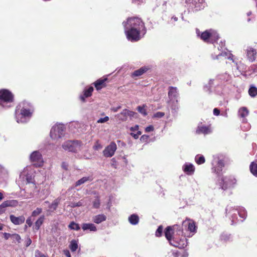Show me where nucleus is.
I'll list each match as a JSON object with an SVG mask.
<instances>
[{"mask_svg": "<svg viewBox=\"0 0 257 257\" xmlns=\"http://www.w3.org/2000/svg\"><path fill=\"white\" fill-rule=\"evenodd\" d=\"M212 171L216 176L217 181L220 187L223 190L232 188L236 184V180L232 176H223L222 173V169L224 167V162L222 158L215 157L212 162Z\"/></svg>", "mask_w": 257, "mask_h": 257, "instance_id": "obj_1", "label": "nucleus"}, {"mask_svg": "<svg viewBox=\"0 0 257 257\" xmlns=\"http://www.w3.org/2000/svg\"><path fill=\"white\" fill-rule=\"evenodd\" d=\"M210 43H212L213 47V53L212 54L213 58L219 59L221 57H224L225 58L231 59L230 54L225 51L226 48H224L225 43L222 41L218 43L219 40L218 35L216 31L213 30H210Z\"/></svg>", "mask_w": 257, "mask_h": 257, "instance_id": "obj_2", "label": "nucleus"}, {"mask_svg": "<svg viewBox=\"0 0 257 257\" xmlns=\"http://www.w3.org/2000/svg\"><path fill=\"white\" fill-rule=\"evenodd\" d=\"M34 108L31 103L23 101L16 108L15 115L18 123H25L32 116Z\"/></svg>", "mask_w": 257, "mask_h": 257, "instance_id": "obj_3", "label": "nucleus"}, {"mask_svg": "<svg viewBox=\"0 0 257 257\" xmlns=\"http://www.w3.org/2000/svg\"><path fill=\"white\" fill-rule=\"evenodd\" d=\"M226 215L228 216L229 219H231L232 224L236 223L237 219V215L242 219L241 220L242 222L247 216V211L243 207H233L230 205H227L225 209Z\"/></svg>", "mask_w": 257, "mask_h": 257, "instance_id": "obj_4", "label": "nucleus"}, {"mask_svg": "<svg viewBox=\"0 0 257 257\" xmlns=\"http://www.w3.org/2000/svg\"><path fill=\"white\" fill-rule=\"evenodd\" d=\"M124 29L132 28L140 29L143 31L144 33H146L147 29L145 25V23L142 19L138 17H131L128 18L126 22L122 23Z\"/></svg>", "mask_w": 257, "mask_h": 257, "instance_id": "obj_5", "label": "nucleus"}, {"mask_svg": "<svg viewBox=\"0 0 257 257\" xmlns=\"http://www.w3.org/2000/svg\"><path fill=\"white\" fill-rule=\"evenodd\" d=\"M14 95L8 89L0 90V105L3 107H11V103L14 102Z\"/></svg>", "mask_w": 257, "mask_h": 257, "instance_id": "obj_6", "label": "nucleus"}, {"mask_svg": "<svg viewBox=\"0 0 257 257\" xmlns=\"http://www.w3.org/2000/svg\"><path fill=\"white\" fill-rule=\"evenodd\" d=\"M125 29V34L128 40L131 42L139 41L145 34L140 29L128 28Z\"/></svg>", "mask_w": 257, "mask_h": 257, "instance_id": "obj_7", "label": "nucleus"}, {"mask_svg": "<svg viewBox=\"0 0 257 257\" xmlns=\"http://www.w3.org/2000/svg\"><path fill=\"white\" fill-rule=\"evenodd\" d=\"M81 142L79 141H68L62 145V148L66 151L76 152L81 146Z\"/></svg>", "mask_w": 257, "mask_h": 257, "instance_id": "obj_8", "label": "nucleus"}, {"mask_svg": "<svg viewBox=\"0 0 257 257\" xmlns=\"http://www.w3.org/2000/svg\"><path fill=\"white\" fill-rule=\"evenodd\" d=\"M65 127L62 125L53 126L50 131V136L53 139L60 138L63 136Z\"/></svg>", "mask_w": 257, "mask_h": 257, "instance_id": "obj_9", "label": "nucleus"}, {"mask_svg": "<svg viewBox=\"0 0 257 257\" xmlns=\"http://www.w3.org/2000/svg\"><path fill=\"white\" fill-rule=\"evenodd\" d=\"M187 239L185 236L179 238L177 235L173 237L171 245L179 248H183L187 245Z\"/></svg>", "mask_w": 257, "mask_h": 257, "instance_id": "obj_10", "label": "nucleus"}, {"mask_svg": "<svg viewBox=\"0 0 257 257\" xmlns=\"http://www.w3.org/2000/svg\"><path fill=\"white\" fill-rule=\"evenodd\" d=\"M30 160L36 167L42 166L43 164L42 156L39 151L33 152L30 156Z\"/></svg>", "mask_w": 257, "mask_h": 257, "instance_id": "obj_11", "label": "nucleus"}, {"mask_svg": "<svg viewBox=\"0 0 257 257\" xmlns=\"http://www.w3.org/2000/svg\"><path fill=\"white\" fill-rule=\"evenodd\" d=\"M117 146L114 142H112L103 151V155L106 158L111 157L116 151Z\"/></svg>", "mask_w": 257, "mask_h": 257, "instance_id": "obj_12", "label": "nucleus"}, {"mask_svg": "<svg viewBox=\"0 0 257 257\" xmlns=\"http://www.w3.org/2000/svg\"><path fill=\"white\" fill-rule=\"evenodd\" d=\"M180 226L178 225H175L173 226H167L165 230V235L167 239L169 241L170 244L172 242L173 234L175 229H179Z\"/></svg>", "mask_w": 257, "mask_h": 257, "instance_id": "obj_13", "label": "nucleus"}, {"mask_svg": "<svg viewBox=\"0 0 257 257\" xmlns=\"http://www.w3.org/2000/svg\"><path fill=\"white\" fill-rule=\"evenodd\" d=\"M182 225L185 228H187V230L189 231L190 232L195 233L196 232L197 226L195 222L191 219H187L183 221Z\"/></svg>", "mask_w": 257, "mask_h": 257, "instance_id": "obj_14", "label": "nucleus"}, {"mask_svg": "<svg viewBox=\"0 0 257 257\" xmlns=\"http://www.w3.org/2000/svg\"><path fill=\"white\" fill-rule=\"evenodd\" d=\"M168 97L170 99V101H175L176 103H178L177 98L179 96V93L177 87L170 86L168 88Z\"/></svg>", "mask_w": 257, "mask_h": 257, "instance_id": "obj_15", "label": "nucleus"}, {"mask_svg": "<svg viewBox=\"0 0 257 257\" xmlns=\"http://www.w3.org/2000/svg\"><path fill=\"white\" fill-rule=\"evenodd\" d=\"M108 82L107 77H103L97 79L93 83L95 88L97 90H99L106 86V83Z\"/></svg>", "mask_w": 257, "mask_h": 257, "instance_id": "obj_16", "label": "nucleus"}, {"mask_svg": "<svg viewBox=\"0 0 257 257\" xmlns=\"http://www.w3.org/2000/svg\"><path fill=\"white\" fill-rule=\"evenodd\" d=\"M10 219L11 221L15 225H20L24 223L25 217L23 215L16 217L14 215H10Z\"/></svg>", "mask_w": 257, "mask_h": 257, "instance_id": "obj_17", "label": "nucleus"}, {"mask_svg": "<svg viewBox=\"0 0 257 257\" xmlns=\"http://www.w3.org/2000/svg\"><path fill=\"white\" fill-rule=\"evenodd\" d=\"M149 69H150V68L149 67H147V66L142 67L140 69L134 71L132 73L131 76L132 78H136V77H139V76L143 75L146 72H147Z\"/></svg>", "mask_w": 257, "mask_h": 257, "instance_id": "obj_18", "label": "nucleus"}, {"mask_svg": "<svg viewBox=\"0 0 257 257\" xmlns=\"http://www.w3.org/2000/svg\"><path fill=\"white\" fill-rule=\"evenodd\" d=\"M256 55V50L252 47H248L246 49V56L248 60L253 62L255 60Z\"/></svg>", "mask_w": 257, "mask_h": 257, "instance_id": "obj_19", "label": "nucleus"}, {"mask_svg": "<svg viewBox=\"0 0 257 257\" xmlns=\"http://www.w3.org/2000/svg\"><path fill=\"white\" fill-rule=\"evenodd\" d=\"M15 200H7L0 205V214H2L6 211L7 207L13 206L15 203Z\"/></svg>", "mask_w": 257, "mask_h": 257, "instance_id": "obj_20", "label": "nucleus"}, {"mask_svg": "<svg viewBox=\"0 0 257 257\" xmlns=\"http://www.w3.org/2000/svg\"><path fill=\"white\" fill-rule=\"evenodd\" d=\"M60 201L61 198L60 197H58L55 199L51 204H50L48 201H46L45 202V203L49 204L48 211L50 212H53L54 211L56 210V209L57 208L60 202Z\"/></svg>", "mask_w": 257, "mask_h": 257, "instance_id": "obj_21", "label": "nucleus"}, {"mask_svg": "<svg viewBox=\"0 0 257 257\" xmlns=\"http://www.w3.org/2000/svg\"><path fill=\"white\" fill-rule=\"evenodd\" d=\"M185 2L190 7H194L200 9V5L203 3V0H185Z\"/></svg>", "mask_w": 257, "mask_h": 257, "instance_id": "obj_22", "label": "nucleus"}, {"mask_svg": "<svg viewBox=\"0 0 257 257\" xmlns=\"http://www.w3.org/2000/svg\"><path fill=\"white\" fill-rule=\"evenodd\" d=\"M93 87L90 86L88 89L84 90L83 95L80 96V99L82 102H85V98L90 97L92 95V92L93 91Z\"/></svg>", "mask_w": 257, "mask_h": 257, "instance_id": "obj_23", "label": "nucleus"}, {"mask_svg": "<svg viewBox=\"0 0 257 257\" xmlns=\"http://www.w3.org/2000/svg\"><path fill=\"white\" fill-rule=\"evenodd\" d=\"M183 171L187 175H192L195 171V168L191 164H186L183 166Z\"/></svg>", "mask_w": 257, "mask_h": 257, "instance_id": "obj_24", "label": "nucleus"}, {"mask_svg": "<svg viewBox=\"0 0 257 257\" xmlns=\"http://www.w3.org/2000/svg\"><path fill=\"white\" fill-rule=\"evenodd\" d=\"M196 33L197 36H199L201 40L206 42L209 41V31L208 30H206L201 33L199 30L197 29Z\"/></svg>", "mask_w": 257, "mask_h": 257, "instance_id": "obj_25", "label": "nucleus"}, {"mask_svg": "<svg viewBox=\"0 0 257 257\" xmlns=\"http://www.w3.org/2000/svg\"><path fill=\"white\" fill-rule=\"evenodd\" d=\"M106 219V216L102 214H98L97 215H95L93 217L92 220L93 221L96 223V224H99L104 221H105Z\"/></svg>", "mask_w": 257, "mask_h": 257, "instance_id": "obj_26", "label": "nucleus"}, {"mask_svg": "<svg viewBox=\"0 0 257 257\" xmlns=\"http://www.w3.org/2000/svg\"><path fill=\"white\" fill-rule=\"evenodd\" d=\"M82 229L85 231L89 230L90 231H96V226L93 223H83L82 224Z\"/></svg>", "mask_w": 257, "mask_h": 257, "instance_id": "obj_27", "label": "nucleus"}, {"mask_svg": "<svg viewBox=\"0 0 257 257\" xmlns=\"http://www.w3.org/2000/svg\"><path fill=\"white\" fill-rule=\"evenodd\" d=\"M45 217L44 215L40 216L39 219L35 222L34 226V229L35 230H38L40 226L42 225L44 222Z\"/></svg>", "mask_w": 257, "mask_h": 257, "instance_id": "obj_28", "label": "nucleus"}, {"mask_svg": "<svg viewBox=\"0 0 257 257\" xmlns=\"http://www.w3.org/2000/svg\"><path fill=\"white\" fill-rule=\"evenodd\" d=\"M127 109H123L120 113L117 114V117L119 120L125 121L127 118Z\"/></svg>", "mask_w": 257, "mask_h": 257, "instance_id": "obj_29", "label": "nucleus"}, {"mask_svg": "<svg viewBox=\"0 0 257 257\" xmlns=\"http://www.w3.org/2000/svg\"><path fill=\"white\" fill-rule=\"evenodd\" d=\"M129 222L133 225H136L139 222V218L136 214H132L128 218Z\"/></svg>", "mask_w": 257, "mask_h": 257, "instance_id": "obj_30", "label": "nucleus"}, {"mask_svg": "<svg viewBox=\"0 0 257 257\" xmlns=\"http://www.w3.org/2000/svg\"><path fill=\"white\" fill-rule=\"evenodd\" d=\"M248 114V111L247 109L243 107L240 108L238 110V115L242 118L246 117Z\"/></svg>", "mask_w": 257, "mask_h": 257, "instance_id": "obj_31", "label": "nucleus"}, {"mask_svg": "<svg viewBox=\"0 0 257 257\" xmlns=\"http://www.w3.org/2000/svg\"><path fill=\"white\" fill-rule=\"evenodd\" d=\"M231 238V235L227 233H223L221 234L220 239L223 242L229 241Z\"/></svg>", "mask_w": 257, "mask_h": 257, "instance_id": "obj_32", "label": "nucleus"}, {"mask_svg": "<svg viewBox=\"0 0 257 257\" xmlns=\"http://www.w3.org/2000/svg\"><path fill=\"white\" fill-rule=\"evenodd\" d=\"M248 94L252 97H254L256 96L257 88L253 85H251L248 89Z\"/></svg>", "mask_w": 257, "mask_h": 257, "instance_id": "obj_33", "label": "nucleus"}, {"mask_svg": "<svg viewBox=\"0 0 257 257\" xmlns=\"http://www.w3.org/2000/svg\"><path fill=\"white\" fill-rule=\"evenodd\" d=\"M93 208L98 209L100 206V197L97 195L95 197L94 200L92 201Z\"/></svg>", "mask_w": 257, "mask_h": 257, "instance_id": "obj_34", "label": "nucleus"}, {"mask_svg": "<svg viewBox=\"0 0 257 257\" xmlns=\"http://www.w3.org/2000/svg\"><path fill=\"white\" fill-rule=\"evenodd\" d=\"M78 246L77 241L73 239L70 242V243L69 245V248H70V250H71V251H72V252L75 251L77 250V249L78 248Z\"/></svg>", "mask_w": 257, "mask_h": 257, "instance_id": "obj_35", "label": "nucleus"}, {"mask_svg": "<svg viewBox=\"0 0 257 257\" xmlns=\"http://www.w3.org/2000/svg\"><path fill=\"white\" fill-rule=\"evenodd\" d=\"M196 163L198 165L203 164L205 162V158L203 156L197 155L195 158Z\"/></svg>", "mask_w": 257, "mask_h": 257, "instance_id": "obj_36", "label": "nucleus"}, {"mask_svg": "<svg viewBox=\"0 0 257 257\" xmlns=\"http://www.w3.org/2000/svg\"><path fill=\"white\" fill-rule=\"evenodd\" d=\"M91 180H92V179H91L89 177H84L81 178L80 179H79V180H78L76 182L75 186H79V185L86 182L88 181H91Z\"/></svg>", "mask_w": 257, "mask_h": 257, "instance_id": "obj_37", "label": "nucleus"}, {"mask_svg": "<svg viewBox=\"0 0 257 257\" xmlns=\"http://www.w3.org/2000/svg\"><path fill=\"white\" fill-rule=\"evenodd\" d=\"M250 170L253 175L257 177V163H251L250 165Z\"/></svg>", "mask_w": 257, "mask_h": 257, "instance_id": "obj_38", "label": "nucleus"}, {"mask_svg": "<svg viewBox=\"0 0 257 257\" xmlns=\"http://www.w3.org/2000/svg\"><path fill=\"white\" fill-rule=\"evenodd\" d=\"M69 228L72 230H79L80 229L79 225L78 223H75L74 221H72L68 225Z\"/></svg>", "mask_w": 257, "mask_h": 257, "instance_id": "obj_39", "label": "nucleus"}, {"mask_svg": "<svg viewBox=\"0 0 257 257\" xmlns=\"http://www.w3.org/2000/svg\"><path fill=\"white\" fill-rule=\"evenodd\" d=\"M146 107L147 106L145 104H144L143 106H138L137 107V110L140 113L146 116L147 115Z\"/></svg>", "mask_w": 257, "mask_h": 257, "instance_id": "obj_40", "label": "nucleus"}, {"mask_svg": "<svg viewBox=\"0 0 257 257\" xmlns=\"http://www.w3.org/2000/svg\"><path fill=\"white\" fill-rule=\"evenodd\" d=\"M230 76L227 73H225L219 76V79L224 81H228L230 79Z\"/></svg>", "mask_w": 257, "mask_h": 257, "instance_id": "obj_41", "label": "nucleus"}, {"mask_svg": "<svg viewBox=\"0 0 257 257\" xmlns=\"http://www.w3.org/2000/svg\"><path fill=\"white\" fill-rule=\"evenodd\" d=\"M163 230V226L162 225L159 226L156 231V235L157 237L161 236L162 235Z\"/></svg>", "mask_w": 257, "mask_h": 257, "instance_id": "obj_42", "label": "nucleus"}, {"mask_svg": "<svg viewBox=\"0 0 257 257\" xmlns=\"http://www.w3.org/2000/svg\"><path fill=\"white\" fill-rule=\"evenodd\" d=\"M42 211V210L40 208H37L36 209L34 210L32 213V216H36L39 215Z\"/></svg>", "mask_w": 257, "mask_h": 257, "instance_id": "obj_43", "label": "nucleus"}, {"mask_svg": "<svg viewBox=\"0 0 257 257\" xmlns=\"http://www.w3.org/2000/svg\"><path fill=\"white\" fill-rule=\"evenodd\" d=\"M12 237H13L14 240H16L18 243L21 242V237L19 234L15 233L12 234Z\"/></svg>", "mask_w": 257, "mask_h": 257, "instance_id": "obj_44", "label": "nucleus"}, {"mask_svg": "<svg viewBox=\"0 0 257 257\" xmlns=\"http://www.w3.org/2000/svg\"><path fill=\"white\" fill-rule=\"evenodd\" d=\"M35 257H48L47 255L41 252L39 250H37L35 252Z\"/></svg>", "mask_w": 257, "mask_h": 257, "instance_id": "obj_45", "label": "nucleus"}, {"mask_svg": "<svg viewBox=\"0 0 257 257\" xmlns=\"http://www.w3.org/2000/svg\"><path fill=\"white\" fill-rule=\"evenodd\" d=\"M149 139L148 135H144L141 137L140 141L143 143H147Z\"/></svg>", "mask_w": 257, "mask_h": 257, "instance_id": "obj_46", "label": "nucleus"}, {"mask_svg": "<svg viewBox=\"0 0 257 257\" xmlns=\"http://www.w3.org/2000/svg\"><path fill=\"white\" fill-rule=\"evenodd\" d=\"M127 116H130L131 118L134 117L137 114V113L134 111L128 110Z\"/></svg>", "mask_w": 257, "mask_h": 257, "instance_id": "obj_47", "label": "nucleus"}, {"mask_svg": "<svg viewBox=\"0 0 257 257\" xmlns=\"http://www.w3.org/2000/svg\"><path fill=\"white\" fill-rule=\"evenodd\" d=\"M109 120V117L108 116H105L103 118H100L97 120L98 123H103Z\"/></svg>", "mask_w": 257, "mask_h": 257, "instance_id": "obj_48", "label": "nucleus"}, {"mask_svg": "<svg viewBox=\"0 0 257 257\" xmlns=\"http://www.w3.org/2000/svg\"><path fill=\"white\" fill-rule=\"evenodd\" d=\"M165 115L164 112H157L154 114V117H157V118H161L163 117Z\"/></svg>", "mask_w": 257, "mask_h": 257, "instance_id": "obj_49", "label": "nucleus"}, {"mask_svg": "<svg viewBox=\"0 0 257 257\" xmlns=\"http://www.w3.org/2000/svg\"><path fill=\"white\" fill-rule=\"evenodd\" d=\"M32 243V240L30 238L29 236H28L26 240H25V244L26 246L27 247L29 246Z\"/></svg>", "mask_w": 257, "mask_h": 257, "instance_id": "obj_50", "label": "nucleus"}, {"mask_svg": "<svg viewBox=\"0 0 257 257\" xmlns=\"http://www.w3.org/2000/svg\"><path fill=\"white\" fill-rule=\"evenodd\" d=\"M154 130V126L152 125H150L145 128V131L146 132H150L151 131H153Z\"/></svg>", "mask_w": 257, "mask_h": 257, "instance_id": "obj_51", "label": "nucleus"}, {"mask_svg": "<svg viewBox=\"0 0 257 257\" xmlns=\"http://www.w3.org/2000/svg\"><path fill=\"white\" fill-rule=\"evenodd\" d=\"M101 145L99 144L98 142H97L96 144L93 146V149L95 150H97L99 149H101Z\"/></svg>", "mask_w": 257, "mask_h": 257, "instance_id": "obj_52", "label": "nucleus"}, {"mask_svg": "<svg viewBox=\"0 0 257 257\" xmlns=\"http://www.w3.org/2000/svg\"><path fill=\"white\" fill-rule=\"evenodd\" d=\"M26 223L28 225L29 227L31 226L32 225V221L31 219V217H29L26 220Z\"/></svg>", "mask_w": 257, "mask_h": 257, "instance_id": "obj_53", "label": "nucleus"}, {"mask_svg": "<svg viewBox=\"0 0 257 257\" xmlns=\"http://www.w3.org/2000/svg\"><path fill=\"white\" fill-rule=\"evenodd\" d=\"M62 167L65 170H68V164L66 162H63L61 165Z\"/></svg>", "mask_w": 257, "mask_h": 257, "instance_id": "obj_54", "label": "nucleus"}, {"mask_svg": "<svg viewBox=\"0 0 257 257\" xmlns=\"http://www.w3.org/2000/svg\"><path fill=\"white\" fill-rule=\"evenodd\" d=\"M219 113H220V110L218 108H215L213 109L214 115L217 116L219 114Z\"/></svg>", "mask_w": 257, "mask_h": 257, "instance_id": "obj_55", "label": "nucleus"}, {"mask_svg": "<svg viewBox=\"0 0 257 257\" xmlns=\"http://www.w3.org/2000/svg\"><path fill=\"white\" fill-rule=\"evenodd\" d=\"M4 235L5 239L7 240L9 238V237L12 236V234L9 233L5 232L4 233Z\"/></svg>", "mask_w": 257, "mask_h": 257, "instance_id": "obj_56", "label": "nucleus"}, {"mask_svg": "<svg viewBox=\"0 0 257 257\" xmlns=\"http://www.w3.org/2000/svg\"><path fill=\"white\" fill-rule=\"evenodd\" d=\"M63 253L67 257H71L70 253L68 250H64Z\"/></svg>", "mask_w": 257, "mask_h": 257, "instance_id": "obj_57", "label": "nucleus"}, {"mask_svg": "<svg viewBox=\"0 0 257 257\" xmlns=\"http://www.w3.org/2000/svg\"><path fill=\"white\" fill-rule=\"evenodd\" d=\"M139 127L138 125H136L134 127H131L130 128V130L132 132L138 131L139 130Z\"/></svg>", "mask_w": 257, "mask_h": 257, "instance_id": "obj_58", "label": "nucleus"}, {"mask_svg": "<svg viewBox=\"0 0 257 257\" xmlns=\"http://www.w3.org/2000/svg\"><path fill=\"white\" fill-rule=\"evenodd\" d=\"M250 69L253 72H257V66L256 65H252L250 67Z\"/></svg>", "mask_w": 257, "mask_h": 257, "instance_id": "obj_59", "label": "nucleus"}, {"mask_svg": "<svg viewBox=\"0 0 257 257\" xmlns=\"http://www.w3.org/2000/svg\"><path fill=\"white\" fill-rule=\"evenodd\" d=\"M82 206V203L81 202H78L75 204H74L73 205H72V207H76V206H78V207H79V206Z\"/></svg>", "mask_w": 257, "mask_h": 257, "instance_id": "obj_60", "label": "nucleus"}, {"mask_svg": "<svg viewBox=\"0 0 257 257\" xmlns=\"http://www.w3.org/2000/svg\"><path fill=\"white\" fill-rule=\"evenodd\" d=\"M131 135L135 139H137L139 138V136H138L137 134H135L133 133H131Z\"/></svg>", "mask_w": 257, "mask_h": 257, "instance_id": "obj_61", "label": "nucleus"}, {"mask_svg": "<svg viewBox=\"0 0 257 257\" xmlns=\"http://www.w3.org/2000/svg\"><path fill=\"white\" fill-rule=\"evenodd\" d=\"M120 108V106H118L116 108H113L112 109V110L114 111V112H116L118 111V110Z\"/></svg>", "mask_w": 257, "mask_h": 257, "instance_id": "obj_62", "label": "nucleus"}, {"mask_svg": "<svg viewBox=\"0 0 257 257\" xmlns=\"http://www.w3.org/2000/svg\"><path fill=\"white\" fill-rule=\"evenodd\" d=\"M4 198V196L2 193L0 192V201L2 200Z\"/></svg>", "mask_w": 257, "mask_h": 257, "instance_id": "obj_63", "label": "nucleus"}, {"mask_svg": "<svg viewBox=\"0 0 257 257\" xmlns=\"http://www.w3.org/2000/svg\"><path fill=\"white\" fill-rule=\"evenodd\" d=\"M3 228H4V225L2 223H0V230H3Z\"/></svg>", "mask_w": 257, "mask_h": 257, "instance_id": "obj_64", "label": "nucleus"}]
</instances>
